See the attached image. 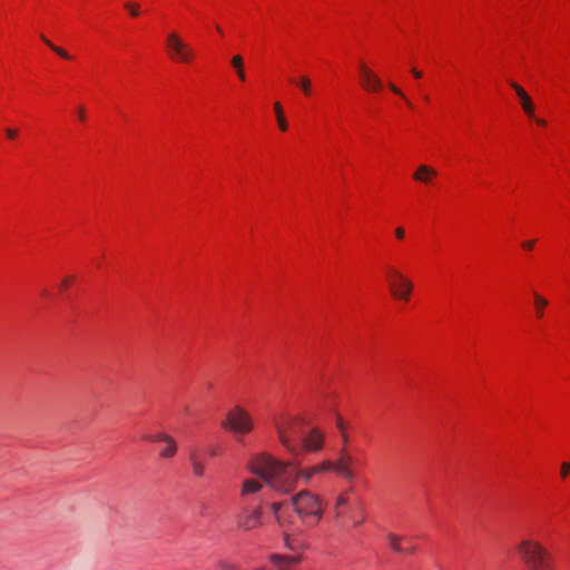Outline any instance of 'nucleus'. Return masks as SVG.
Listing matches in <instances>:
<instances>
[{"mask_svg":"<svg viewBox=\"0 0 570 570\" xmlns=\"http://www.w3.org/2000/svg\"><path fill=\"white\" fill-rule=\"evenodd\" d=\"M353 462V456L347 452L346 446H343L336 460H324L305 469H296V480L302 483H313L321 481L325 473L334 472L352 482L355 479Z\"/></svg>","mask_w":570,"mask_h":570,"instance_id":"obj_1","label":"nucleus"},{"mask_svg":"<svg viewBox=\"0 0 570 570\" xmlns=\"http://www.w3.org/2000/svg\"><path fill=\"white\" fill-rule=\"evenodd\" d=\"M514 550L528 570H553L552 554L540 541L522 538Z\"/></svg>","mask_w":570,"mask_h":570,"instance_id":"obj_2","label":"nucleus"},{"mask_svg":"<svg viewBox=\"0 0 570 570\" xmlns=\"http://www.w3.org/2000/svg\"><path fill=\"white\" fill-rule=\"evenodd\" d=\"M252 473L261 476L266 484L279 492L285 487V465L267 454H257L248 463Z\"/></svg>","mask_w":570,"mask_h":570,"instance_id":"obj_3","label":"nucleus"},{"mask_svg":"<svg viewBox=\"0 0 570 570\" xmlns=\"http://www.w3.org/2000/svg\"><path fill=\"white\" fill-rule=\"evenodd\" d=\"M325 444L324 432L316 426L308 428L289 440L287 438V455L299 456L307 453L320 452Z\"/></svg>","mask_w":570,"mask_h":570,"instance_id":"obj_4","label":"nucleus"},{"mask_svg":"<svg viewBox=\"0 0 570 570\" xmlns=\"http://www.w3.org/2000/svg\"><path fill=\"white\" fill-rule=\"evenodd\" d=\"M384 278L389 291L395 301L404 304L411 301L414 283L400 267L386 265L384 267Z\"/></svg>","mask_w":570,"mask_h":570,"instance_id":"obj_5","label":"nucleus"},{"mask_svg":"<svg viewBox=\"0 0 570 570\" xmlns=\"http://www.w3.org/2000/svg\"><path fill=\"white\" fill-rule=\"evenodd\" d=\"M293 508L301 520L307 525H315L322 518L321 500L308 491H302L293 498Z\"/></svg>","mask_w":570,"mask_h":570,"instance_id":"obj_6","label":"nucleus"},{"mask_svg":"<svg viewBox=\"0 0 570 570\" xmlns=\"http://www.w3.org/2000/svg\"><path fill=\"white\" fill-rule=\"evenodd\" d=\"M335 518L342 525L358 527L365 521V512L363 507L357 504H350L347 493H341L335 502Z\"/></svg>","mask_w":570,"mask_h":570,"instance_id":"obj_7","label":"nucleus"},{"mask_svg":"<svg viewBox=\"0 0 570 570\" xmlns=\"http://www.w3.org/2000/svg\"><path fill=\"white\" fill-rule=\"evenodd\" d=\"M166 48L169 57L177 62L189 63L194 58L193 48L180 39L176 32L167 36Z\"/></svg>","mask_w":570,"mask_h":570,"instance_id":"obj_8","label":"nucleus"},{"mask_svg":"<svg viewBox=\"0 0 570 570\" xmlns=\"http://www.w3.org/2000/svg\"><path fill=\"white\" fill-rule=\"evenodd\" d=\"M224 426L233 431L235 434H245L252 430L253 423L246 411L242 407H235L229 411Z\"/></svg>","mask_w":570,"mask_h":570,"instance_id":"obj_9","label":"nucleus"},{"mask_svg":"<svg viewBox=\"0 0 570 570\" xmlns=\"http://www.w3.org/2000/svg\"><path fill=\"white\" fill-rule=\"evenodd\" d=\"M219 450L217 446L209 445L206 449H193L189 453V460L193 465V472L197 476H203L205 471L204 460L208 455L210 458L217 456Z\"/></svg>","mask_w":570,"mask_h":570,"instance_id":"obj_10","label":"nucleus"},{"mask_svg":"<svg viewBox=\"0 0 570 570\" xmlns=\"http://www.w3.org/2000/svg\"><path fill=\"white\" fill-rule=\"evenodd\" d=\"M362 87L367 91L377 92L382 89L381 79L365 65L358 66Z\"/></svg>","mask_w":570,"mask_h":570,"instance_id":"obj_11","label":"nucleus"},{"mask_svg":"<svg viewBox=\"0 0 570 570\" xmlns=\"http://www.w3.org/2000/svg\"><path fill=\"white\" fill-rule=\"evenodd\" d=\"M144 439L146 441H150V442H157V443H164V448L160 449V456L161 458H171L175 455L176 451H177V446H176V442L175 440L165 434V433H156V434H150V435H146L144 436Z\"/></svg>","mask_w":570,"mask_h":570,"instance_id":"obj_12","label":"nucleus"},{"mask_svg":"<svg viewBox=\"0 0 570 570\" xmlns=\"http://www.w3.org/2000/svg\"><path fill=\"white\" fill-rule=\"evenodd\" d=\"M305 547V541L302 538L292 539L287 533V566L291 563H297L303 559Z\"/></svg>","mask_w":570,"mask_h":570,"instance_id":"obj_13","label":"nucleus"},{"mask_svg":"<svg viewBox=\"0 0 570 570\" xmlns=\"http://www.w3.org/2000/svg\"><path fill=\"white\" fill-rule=\"evenodd\" d=\"M262 510L259 507L255 509L245 508L238 517V525L244 530L256 528L261 523Z\"/></svg>","mask_w":570,"mask_h":570,"instance_id":"obj_14","label":"nucleus"},{"mask_svg":"<svg viewBox=\"0 0 570 570\" xmlns=\"http://www.w3.org/2000/svg\"><path fill=\"white\" fill-rule=\"evenodd\" d=\"M387 541L390 548L396 553L410 554L414 551V547L411 544L410 539L406 537H400L395 533H390L387 535Z\"/></svg>","mask_w":570,"mask_h":570,"instance_id":"obj_15","label":"nucleus"},{"mask_svg":"<svg viewBox=\"0 0 570 570\" xmlns=\"http://www.w3.org/2000/svg\"><path fill=\"white\" fill-rule=\"evenodd\" d=\"M511 87L515 91L523 112L529 118H534V104L529 94L517 82H512Z\"/></svg>","mask_w":570,"mask_h":570,"instance_id":"obj_16","label":"nucleus"},{"mask_svg":"<svg viewBox=\"0 0 570 570\" xmlns=\"http://www.w3.org/2000/svg\"><path fill=\"white\" fill-rule=\"evenodd\" d=\"M438 171L428 165H420L413 174V179L417 183H422L424 185H432L433 180L436 178Z\"/></svg>","mask_w":570,"mask_h":570,"instance_id":"obj_17","label":"nucleus"},{"mask_svg":"<svg viewBox=\"0 0 570 570\" xmlns=\"http://www.w3.org/2000/svg\"><path fill=\"white\" fill-rule=\"evenodd\" d=\"M262 489V484L257 480H245L242 488V497L245 499L249 494L257 493Z\"/></svg>","mask_w":570,"mask_h":570,"instance_id":"obj_18","label":"nucleus"},{"mask_svg":"<svg viewBox=\"0 0 570 570\" xmlns=\"http://www.w3.org/2000/svg\"><path fill=\"white\" fill-rule=\"evenodd\" d=\"M533 305L537 317L542 318L544 315V309L548 306V299L541 296L539 293L533 292Z\"/></svg>","mask_w":570,"mask_h":570,"instance_id":"obj_19","label":"nucleus"},{"mask_svg":"<svg viewBox=\"0 0 570 570\" xmlns=\"http://www.w3.org/2000/svg\"><path fill=\"white\" fill-rule=\"evenodd\" d=\"M296 469H303V468L297 462L291 461L287 458V488H286V491H289V488H288L289 483L303 484L302 482L296 480V473H295Z\"/></svg>","mask_w":570,"mask_h":570,"instance_id":"obj_20","label":"nucleus"},{"mask_svg":"<svg viewBox=\"0 0 570 570\" xmlns=\"http://www.w3.org/2000/svg\"><path fill=\"white\" fill-rule=\"evenodd\" d=\"M269 512L273 514L279 525L283 524V503L281 501H273L269 505Z\"/></svg>","mask_w":570,"mask_h":570,"instance_id":"obj_21","label":"nucleus"},{"mask_svg":"<svg viewBox=\"0 0 570 570\" xmlns=\"http://www.w3.org/2000/svg\"><path fill=\"white\" fill-rule=\"evenodd\" d=\"M336 429L341 433L343 446H346L348 441H350V438H348V434L346 432L345 422H344L343 417L340 414L336 415Z\"/></svg>","mask_w":570,"mask_h":570,"instance_id":"obj_22","label":"nucleus"},{"mask_svg":"<svg viewBox=\"0 0 570 570\" xmlns=\"http://www.w3.org/2000/svg\"><path fill=\"white\" fill-rule=\"evenodd\" d=\"M293 82L304 92V95L311 96L312 83L307 77H301L299 79L293 80Z\"/></svg>","mask_w":570,"mask_h":570,"instance_id":"obj_23","label":"nucleus"},{"mask_svg":"<svg viewBox=\"0 0 570 570\" xmlns=\"http://www.w3.org/2000/svg\"><path fill=\"white\" fill-rule=\"evenodd\" d=\"M42 40L45 41V43L52 50L55 51L56 53H58L61 58L63 59H71V56L66 51L63 50L62 48H59L57 46H55L50 40H48L47 38L42 37Z\"/></svg>","mask_w":570,"mask_h":570,"instance_id":"obj_24","label":"nucleus"},{"mask_svg":"<svg viewBox=\"0 0 570 570\" xmlns=\"http://www.w3.org/2000/svg\"><path fill=\"white\" fill-rule=\"evenodd\" d=\"M275 112H276L279 129L282 131H285V116L283 114L282 106L279 102L275 104Z\"/></svg>","mask_w":570,"mask_h":570,"instance_id":"obj_25","label":"nucleus"},{"mask_svg":"<svg viewBox=\"0 0 570 570\" xmlns=\"http://www.w3.org/2000/svg\"><path fill=\"white\" fill-rule=\"evenodd\" d=\"M559 474H560L561 480H567L569 478V475H570V462L569 461L561 462Z\"/></svg>","mask_w":570,"mask_h":570,"instance_id":"obj_26","label":"nucleus"},{"mask_svg":"<svg viewBox=\"0 0 570 570\" xmlns=\"http://www.w3.org/2000/svg\"><path fill=\"white\" fill-rule=\"evenodd\" d=\"M230 66H232L235 70L244 68V59H243V57H242V56H239V55L234 56V57L232 58V60H230Z\"/></svg>","mask_w":570,"mask_h":570,"instance_id":"obj_27","label":"nucleus"},{"mask_svg":"<svg viewBox=\"0 0 570 570\" xmlns=\"http://www.w3.org/2000/svg\"><path fill=\"white\" fill-rule=\"evenodd\" d=\"M125 9H126V10H128V12H129L132 17H137V16H139V4H137V3L126 2V3H125Z\"/></svg>","mask_w":570,"mask_h":570,"instance_id":"obj_28","label":"nucleus"},{"mask_svg":"<svg viewBox=\"0 0 570 570\" xmlns=\"http://www.w3.org/2000/svg\"><path fill=\"white\" fill-rule=\"evenodd\" d=\"M389 87L390 89L397 96L402 97L405 102L407 104L409 107H412V104L405 98V96L403 95V92L400 90V88H397L394 83H389Z\"/></svg>","mask_w":570,"mask_h":570,"instance_id":"obj_29","label":"nucleus"},{"mask_svg":"<svg viewBox=\"0 0 570 570\" xmlns=\"http://www.w3.org/2000/svg\"><path fill=\"white\" fill-rule=\"evenodd\" d=\"M272 561H273L274 564H276L279 568V570H283L284 559H283L282 556H279V554L273 556L272 557Z\"/></svg>","mask_w":570,"mask_h":570,"instance_id":"obj_30","label":"nucleus"},{"mask_svg":"<svg viewBox=\"0 0 570 570\" xmlns=\"http://www.w3.org/2000/svg\"><path fill=\"white\" fill-rule=\"evenodd\" d=\"M535 240H524L521 243V247L525 250H532L534 247Z\"/></svg>","mask_w":570,"mask_h":570,"instance_id":"obj_31","label":"nucleus"},{"mask_svg":"<svg viewBox=\"0 0 570 570\" xmlns=\"http://www.w3.org/2000/svg\"><path fill=\"white\" fill-rule=\"evenodd\" d=\"M6 132V136L9 138V139H16L17 136H18V130L17 129H12V128H7L4 130Z\"/></svg>","mask_w":570,"mask_h":570,"instance_id":"obj_32","label":"nucleus"},{"mask_svg":"<svg viewBox=\"0 0 570 570\" xmlns=\"http://www.w3.org/2000/svg\"><path fill=\"white\" fill-rule=\"evenodd\" d=\"M394 233H395L396 238L400 240L403 239L405 236V229L403 227L395 228Z\"/></svg>","mask_w":570,"mask_h":570,"instance_id":"obj_33","label":"nucleus"},{"mask_svg":"<svg viewBox=\"0 0 570 570\" xmlns=\"http://www.w3.org/2000/svg\"><path fill=\"white\" fill-rule=\"evenodd\" d=\"M530 119L533 120L540 127L547 126V121L542 118L537 117L535 115H534V118H530Z\"/></svg>","mask_w":570,"mask_h":570,"instance_id":"obj_34","label":"nucleus"},{"mask_svg":"<svg viewBox=\"0 0 570 570\" xmlns=\"http://www.w3.org/2000/svg\"><path fill=\"white\" fill-rule=\"evenodd\" d=\"M236 73H237V76H238V78H239V80H240V81H245V80H246V73H245L244 68H242V69H237V70H236Z\"/></svg>","mask_w":570,"mask_h":570,"instance_id":"obj_35","label":"nucleus"},{"mask_svg":"<svg viewBox=\"0 0 570 570\" xmlns=\"http://www.w3.org/2000/svg\"><path fill=\"white\" fill-rule=\"evenodd\" d=\"M222 570H238L235 566L233 564H229V563H223L220 566Z\"/></svg>","mask_w":570,"mask_h":570,"instance_id":"obj_36","label":"nucleus"},{"mask_svg":"<svg viewBox=\"0 0 570 570\" xmlns=\"http://www.w3.org/2000/svg\"><path fill=\"white\" fill-rule=\"evenodd\" d=\"M71 282V277H66L61 283V288L65 289L69 286V283Z\"/></svg>","mask_w":570,"mask_h":570,"instance_id":"obj_37","label":"nucleus"},{"mask_svg":"<svg viewBox=\"0 0 570 570\" xmlns=\"http://www.w3.org/2000/svg\"><path fill=\"white\" fill-rule=\"evenodd\" d=\"M412 73L416 79H420L422 77V72L415 68L412 69Z\"/></svg>","mask_w":570,"mask_h":570,"instance_id":"obj_38","label":"nucleus"},{"mask_svg":"<svg viewBox=\"0 0 570 570\" xmlns=\"http://www.w3.org/2000/svg\"><path fill=\"white\" fill-rule=\"evenodd\" d=\"M78 118L85 120V110L81 107L78 109Z\"/></svg>","mask_w":570,"mask_h":570,"instance_id":"obj_39","label":"nucleus"},{"mask_svg":"<svg viewBox=\"0 0 570 570\" xmlns=\"http://www.w3.org/2000/svg\"><path fill=\"white\" fill-rule=\"evenodd\" d=\"M279 439H281V441H282V442H285V441H284V436H283V434H282V432H281V431H279Z\"/></svg>","mask_w":570,"mask_h":570,"instance_id":"obj_40","label":"nucleus"}]
</instances>
